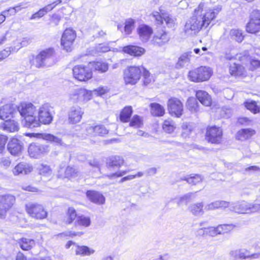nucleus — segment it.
<instances>
[{"label": "nucleus", "instance_id": "53", "mask_svg": "<svg viewBox=\"0 0 260 260\" xmlns=\"http://www.w3.org/2000/svg\"><path fill=\"white\" fill-rule=\"evenodd\" d=\"M135 23V20L133 19H128L125 21L124 26V31L126 34H130L134 27Z\"/></svg>", "mask_w": 260, "mask_h": 260}, {"label": "nucleus", "instance_id": "27", "mask_svg": "<svg viewBox=\"0 0 260 260\" xmlns=\"http://www.w3.org/2000/svg\"><path fill=\"white\" fill-rule=\"evenodd\" d=\"M122 51L124 53L135 56H141L145 52V50L143 48L134 45L124 46L122 49Z\"/></svg>", "mask_w": 260, "mask_h": 260}, {"label": "nucleus", "instance_id": "29", "mask_svg": "<svg viewBox=\"0 0 260 260\" xmlns=\"http://www.w3.org/2000/svg\"><path fill=\"white\" fill-rule=\"evenodd\" d=\"M33 135L38 138H41L45 140L54 143L57 145H63L60 138L50 134L47 133H34Z\"/></svg>", "mask_w": 260, "mask_h": 260}, {"label": "nucleus", "instance_id": "49", "mask_svg": "<svg viewBox=\"0 0 260 260\" xmlns=\"http://www.w3.org/2000/svg\"><path fill=\"white\" fill-rule=\"evenodd\" d=\"M203 203H197L191 206L190 210L193 214L198 215L203 213Z\"/></svg>", "mask_w": 260, "mask_h": 260}, {"label": "nucleus", "instance_id": "25", "mask_svg": "<svg viewBox=\"0 0 260 260\" xmlns=\"http://www.w3.org/2000/svg\"><path fill=\"white\" fill-rule=\"evenodd\" d=\"M196 99L204 106L210 107L212 105V100L211 96L204 90H198L196 91Z\"/></svg>", "mask_w": 260, "mask_h": 260}, {"label": "nucleus", "instance_id": "51", "mask_svg": "<svg viewBox=\"0 0 260 260\" xmlns=\"http://www.w3.org/2000/svg\"><path fill=\"white\" fill-rule=\"evenodd\" d=\"M40 174L44 176H50L52 174V170L50 167L47 165L41 164L39 167Z\"/></svg>", "mask_w": 260, "mask_h": 260}, {"label": "nucleus", "instance_id": "33", "mask_svg": "<svg viewBox=\"0 0 260 260\" xmlns=\"http://www.w3.org/2000/svg\"><path fill=\"white\" fill-rule=\"evenodd\" d=\"M24 120L25 122L24 126L29 128L39 127L40 125V123H41L37 115L27 116Z\"/></svg>", "mask_w": 260, "mask_h": 260}, {"label": "nucleus", "instance_id": "41", "mask_svg": "<svg viewBox=\"0 0 260 260\" xmlns=\"http://www.w3.org/2000/svg\"><path fill=\"white\" fill-rule=\"evenodd\" d=\"M182 180L186 181L188 184L191 185H195L202 182L203 180V177L199 174H192L181 179Z\"/></svg>", "mask_w": 260, "mask_h": 260}, {"label": "nucleus", "instance_id": "2", "mask_svg": "<svg viewBox=\"0 0 260 260\" xmlns=\"http://www.w3.org/2000/svg\"><path fill=\"white\" fill-rule=\"evenodd\" d=\"M204 137L210 144L220 145L223 139V131L221 126L216 125H208L205 128Z\"/></svg>", "mask_w": 260, "mask_h": 260}, {"label": "nucleus", "instance_id": "10", "mask_svg": "<svg viewBox=\"0 0 260 260\" xmlns=\"http://www.w3.org/2000/svg\"><path fill=\"white\" fill-rule=\"evenodd\" d=\"M49 151L48 146L37 143H31L28 148V152L31 157L39 158Z\"/></svg>", "mask_w": 260, "mask_h": 260}, {"label": "nucleus", "instance_id": "6", "mask_svg": "<svg viewBox=\"0 0 260 260\" xmlns=\"http://www.w3.org/2000/svg\"><path fill=\"white\" fill-rule=\"evenodd\" d=\"M144 68L131 66L124 71V80L126 84L135 85L140 80Z\"/></svg>", "mask_w": 260, "mask_h": 260}, {"label": "nucleus", "instance_id": "57", "mask_svg": "<svg viewBox=\"0 0 260 260\" xmlns=\"http://www.w3.org/2000/svg\"><path fill=\"white\" fill-rule=\"evenodd\" d=\"M110 47L105 44H99L96 46L95 51L96 53H105L110 51Z\"/></svg>", "mask_w": 260, "mask_h": 260}, {"label": "nucleus", "instance_id": "26", "mask_svg": "<svg viewBox=\"0 0 260 260\" xmlns=\"http://www.w3.org/2000/svg\"><path fill=\"white\" fill-rule=\"evenodd\" d=\"M88 199L92 203L103 205L105 202V197L100 192L94 190H88L86 192Z\"/></svg>", "mask_w": 260, "mask_h": 260}, {"label": "nucleus", "instance_id": "5", "mask_svg": "<svg viewBox=\"0 0 260 260\" xmlns=\"http://www.w3.org/2000/svg\"><path fill=\"white\" fill-rule=\"evenodd\" d=\"M245 30L248 34H260V10H253L249 14L248 21L245 25Z\"/></svg>", "mask_w": 260, "mask_h": 260}, {"label": "nucleus", "instance_id": "14", "mask_svg": "<svg viewBox=\"0 0 260 260\" xmlns=\"http://www.w3.org/2000/svg\"><path fill=\"white\" fill-rule=\"evenodd\" d=\"M152 16L158 24H163L164 21L168 27L174 26L175 20L174 18L168 13L162 12V10H160V13L156 11L153 12L152 13Z\"/></svg>", "mask_w": 260, "mask_h": 260}, {"label": "nucleus", "instance_id": "62", "mask_svg": "<svg viewBox=\"0 0 260 260\" xmlns=\"http://www.w3.org/2000/svg\"><path fill=\"white\" fill-rule=\"evenodd\" d=\"M259 68H260V60L256 59H252L250 60V70L254 71Z\"/></svg>", "mask_w": 260, "mask_h": 260}, {"label": "nucleus", "instance_id": "43", "mask_svg": "<svg viewBox=\"0 0 260 260\" xmlns=\"http://www.w3.org/2000/svg\"><path fill=\"white\" fill-rule=\"evenodd\" d=\"M185 106L191 112H197L199 109V105L198 102L193 97H190L187 99Z\"/></svg>", "mask_w": 260, "mask_h": 260}, {"label": "nucleus", "instance_id": "42", "mask_svg": "<svg viewBox=\"0 0 260 260\" xmlns=\"http://www.w3.org/2000/svg\"><path fill=\"white\" fill-rule=\"evenodd\" d=\"M90 65L100 73L106 72L108 69V64L106 62L103 61H94L90 62Z\"/></svg>", "mask_w": 260, "mask_h": 260}, {"label": "nucleus", "instance_id": "18", "mask_svg": "<svg viewBox=\"0 0 260 260\" xmlns=\"http://www.w3.org/2000/svg\"><path fill=\"white\" fill-rule=\"evenodd\" d=\"M257 208L255 205L245 201L238 203L234 207L235 212L238 214H248L254 212Z\"/></svg>", "mask_w": 260, "mask_h": 260}, {"label": "nucleus", "instance_id": "28", "mask_svg": "<svg viewBox=\"0 0 260 260\" xmlns=\"http://www.w3.org/2000/svg\"><path fill=\"white\" fill-rule=\"evenodd\" d=\"M2 129L7 132L14 133L18 131L19 126L18 122L14 120H6L2 123Z\"/></svg>", "mask_w": 260, "mask_h": 260}, {"label": "nucleus", "instance_id": "15", "mask_svg": "<svg viewBox=\"0 0 260 260\" xmlns=\"http://www.w3.org/2000/svg\"><path fill=\"white\" fill-rule=\"evenodd\" d=\"M236 225L233 224H222L216 227L208 228V233L211 236L229 233L234 230Z\"/></svg>", "mask_w": 260, "mask_h": 260}, {"label": "nucleus", "instance_id": "48", "mask_svg": "<svg viewBox=\"0 0 260 260\" xmlns=\"http://www.w3.org/2000/svg\"><path fill=\"white\" fill-rule=\"evenodd\" d=\"M252 120L245 116H240L237 118L236 124L239 126H246L251 124Z\"/></svg>", "mask_w": 260, "mask_h": 260}, {"label": "nucleus", "instance_id": "9", "mask_svg": "<svg viewBox=\"0 0 260 260\" xmlns=\"http://www.w3.org/2000/svg\"><path fill=\"white\" fill-rule=\"evenodd\" d=\"M15 201L14 196L10 194L0 196V218L6 217L7 212L12 207Z\"/></svg>", "mask_w": 260, "mask_h": 260}, {"label": "nucleus", "instance_id": "59", "mask_svg": "<svg viewBox=\"0 0 260 260\" xmlns=\"http://www.w3.org/2000/svg\"><path fill=\"white\" fill-rule=\"evenodd\" d=\"M143 77V82L144 84L146 85H148L151 82V78L150 77V74L149 72L146 70L144 68V70L142 71Z\"/></svg>", "mask_w": 260, "mask_h": 260}, {"label": "nucleus", "instance_id": "58", "mask_svg": "<svg viewBox=\"0 0 260 260\" xmlns=\"http://www.w3.org/2000/svg\"><path fill=\"white\" fill-rule=\"evenodd\" d=\"M100 129H102V127H95V125L93 126L90 124L87 125L85 127V130L87 133L92 136H95V131L99 130Z\"/></svg>", "mask_w": 260, "mask_h": 260}, {"label": "nucleus", "instance_id": "63", "mask_svg": "<svg viewBox=\"0 0 260 260\" xmlns=\"http://www.w3.org/2000/svg\"><path fill=\"white\" fill-rule=\"evenodd\" d=\"M109 91V89L107 86H100L94 89L93 92L95 94L99 96H102L106 93Z\"/></svg>", "mask_w": 260, "mask_h": 260}, {"label": "nucleus", "instance_id": "3", "mask_svg": "<svg viewBox=\"0 0 260 260\" xmlns=\"http://www.w3.org/2000/svg\"><path fill=\"white\" fill-rule=\"evenodd\" d=\"M212 75L213 71L210 67L202 66L190 70L188 76L191 81L199 83L209 80Z\"/></svg>", "mask_w": 260, "mask_h": 260}, {"label": "nucleus", "instance_id": "50", "mask_svg": "<svg viewBox=\"0 0 260 260\" xmlns=\"http://www.w3.org/2000/svg\"><path fill=\"white\" fill-rule=\"evenodd\" d=\"M75 223L79 225L88 227L90 225L91 221L89 217L81 215L78 217Z\"/></svg>", "mask_w": 260, "mask_h": 260}, {"label": "nucleus", "instance_id": "22", "mask_svg": "<svg viewBox=\"0 0 260 260\" xmlns=\"http://www.w3.org/2000/svg\"><path fill=\"white\" fill-rule=\"evenodd\" d=\"M8 150L13 155H18L23 148V143L16 138H12L8 144Z\"/></svg>", "mask_w": 260, "mask_h": 260}, {"label": "nucleus", "instance_id": "64", "mask_svg": "<svg viewBox=\"0 0 260 260\" xmlns=\"http://www.w3.org/2000/svg\"><path fill=\"white\" fill-rule=\"evenodd\" d=\"M254 255V254H252L250 255L247 250H245L244 251L243 250H240L237 257L240 259H246L253 256Z\"/></svg>", "mask_w": 260, "mask_h": 260}, {"label": "nucleus", "instance_id": "13", "mask_svg": "<svg viewBox=\"0 0 260 260\" xmlns=\"http://www.w3.org/2000/svg\"><path fill=\"white\" fill-rule=\"evenodd\" d=\"M70 98L74 101L87 102L91 99L92 92L86 89L76 88L71 91Z\"/></svg>", "mask_w": 260, "mask_h": 260}, {"label": "nucleus", "instance_id": "45", "mask_svg": "<svg viewBox=\"0 0 260 260\" xmlns=\"http://www.w3.org/2000/svg\"><path fill=\"white\" fill-rule=\"evenodd\" d=\"M181 128V136L184 137H186L194 130V126L190 123L185 122L182 123Z\"/></svg>", "mask_w": 260, "mask_h": 260}, {"label": "nucleus", "instance_id": "17", "mask_svg": "<svg viewBox=\"0 0 260 260\" xmlns=\"http://www.w3.org/2000/svg\"><path fill=\"white\" fill-rule=\"evenodd\" d=\"M17 109L20 115L24 118V119L27 116L37 115L36 108L31 103H21L17 107Z\"/></svg>", "mask_w": 260, "mask_h": 260}, {"label": "nucleus", "instance_id": "24", "mask_svg": "<svg viewBox=\"0 0 260 260\" xmlns=\"http://www.w3.org/2000/svg\"><path fill=\"white\" fill-rule=\"evenodd\" d=\"M137 32L140 40L143 42H146L150 39L153 30L150 26L146 24H142L138 27Z\"/></svg>", "mask_w": 260, "mask_h": 260}, {"label": "nucleus", "instance_id": "1", "mask_svg": "<svg viewBox=\"0 0 260 260\" xmlns=\"http://www.w3.org/2000/svg\"><path fill=\"white\" fill-rule=\"evenodd\" d=\"M204 4L201 3L194 10L192 16L185 23V27L187 30L198 32L203 28H207L221 11L220 7H217L204 12Z\"/></svg>", "mask_w": 260, "mask_h": 260}, {"label": "nucleus", "instance_id": "38", "mask_svg": "<svg viewBox=\"0 0 260 260\" xmlns=\"http://www.w3.org/2000/svg\"><path fill=\"white\" fill-rule=\"evenodd\" d=\"M18 244L22 250H29L35 245V242L31 239L22 238L19 240Z\"/></svg>", "mask_w": 260, "mask_h": 260}, {"label": "nucleus", "instance_id": "60", "mask_svg": "<svg viewBox=\"0 0 260 260\" xmlns=\"http://www.w3.org/2000/svg\"><path fill=\"white\" fill-rule=\"evenodd\" d=\"M143 175V173L141 172H138L137 174L135 175H128L127 176L124 177L122 178L119 181V183H122L124 181H126L127 180H132L133 179H135L137 177H142Z\"/></svg>", "mask_w": 260, "mask_h": 260}, {"label": "nucleus", "instance_id": "20", "mask_svg": "<svg viewBox=\"0 0 260 260\" xmlns=\"http://www.w3.org/2000/svg\"><path fill=\"white\" fill-rule=\"evenodd\" d=\"M84 113L79 107H72L68 112V120L70 123L75 124L79 122Z\"/></svg>", "mask_w": 260, "mask_h": 260}, {"label": "nucleus", "instance_id": "31", "mask_svg": "<svg viewBox=\"0 0 260 260\" xmlns=\"http://www.w3.org/2000/svg\"><path fill=\"white\" fill-rule=\"evenodd\" d=\"M168 110L172 116L179 117V100L172 98L168 102Z\"/></svg>", "mask_w": 260, "mask_h": 260}, {"label": "nucleus", "instance_id": "54", "mask_svg": "<svg viewBox=\"0 0 260 260\" xmlns=\"http://www.w3.org/2000/svg\"><path fill=\"white\" fill-rule=\"evenodd\" d=\"M142 125V121L140 117L135 115L129 122V126L135 128L140 127Z\"/></svg>", "mask_w": 260, "mask_h": 260}, {"label": "nucleus", "instance_id": "7", "mask_svg": "<svg viewBox=\"0 0 260 260\" xmlns=\"http://www.w3.org/2000/svg\"><path fill=\"white\" fill-rule=\"evenodd\" d=\"M27 213L32 218L43 219L46 218L47 212L44 206L37 203H29L26 205Z\"/></svg>", "mask_w": 260, "mask_h": 260}, {"label": "nucleus", "instance_id": "35", "mask_svg": "<svg viewBox=\"0 0 260 260\" xmlns=\"http://www.w3.org/2000/svg\"><path fill=\"white\" fill-rule=\"evenodd\" d=\"M230 203L228 201L223 200L215 201L207 205V208L208 210H214L216 209H225L229 207Z\"/></svg>", "mask_w": 260, "mask_h": 260}, {"label": "nucleus", "instance_id": "40", "mask_svg": "<svg viewBox=\"0 0 260 260\" xmlns=\"http://www.w3.org/2000/svg\"><path fill=\"white\" fill-rule=\"evenodd\" d=\"M133 113V109L131 106H126L121 111L120 114V119L122 122L129 121Z\"/></svg>", "mask_w": 260, "mask_h": 260}, {"label": "nucleus", "instance_id": "23", "mask_svg": "<svg viewBox=\"0 0 260 260\" xmlns=\"http://www.w3.org/2000/svg\"><path fill=\"white\" fill-rule=\"evenodd\" d=\"M169 40L168 34L164 30H161L155 33L151 43L155 46H161L167 43Z\"/></svg>", "mask_w": 260, "mask_h": 260}, {"label": "nucleus", "instance_id": "21", "mask_svg": "<svg viewBox=\"0 0 260 260\" xmlns=\"http://www.w3.org/2000/svg\"><path fill=\"white\" fill-rule=\"evenodd\" d=\"M245 38L242 30L239 28L231 29L228 35V39L231 43H241Z\"/></svg>", "mask_w": 260, "mask_h": 260}, {"label": "nucleus", "instance_id": "11", "mask_svg": "<svg viewBox=\"0 0 260 260\" xmlns=\"http://www.w3.org/2000/svg\"><path fill=\"white\" fill-rule=\"evenodd\" d=\"M37 115L41 123L49 124L53 120L52 108L48 104H44L40 108Z\"/></svg>", "mask_w": 260, "mask_h": 260}, {"label": "nucleus", "instance_id": "47", "mask_svg": "<svg viewBox=\"0 0 260 260\" xmlns=\"http://www.w3.org/2000/svg\"><path fill=\"white\" fill-rule=\"evenodd\" d=\"M124 162L123 158L120 156H114L112 157L109 162V166L110 167H116L119 168L120 167Z\"/></svg>", "mask_w": 260, "mask_h": 260}, {"label": "nucleus", "instance_id": "55", "mask_svg": "<svg viewBox=\"0 0 260 260\" xmlns=\"http://www.w3.org/2000/svg\"><path fill=\"white\" fill-rule=\"evenodd\" d=\"M67 215L68 219L66 221V223L70 224L77 217V214L75 209L73 207H69L68 208Z\"/></svg>", "mask_w": 260, "mask_h": 260}, {"label": "nucleus", "instance_id": "37", "mask_svg": "<svg viewBox=\"0 0 260 260\" xmlns=\"http://www.w3.org/2000/svg\"><path fill=\"white\" fill-rule=\"evenodd\" d=\"M54 7H52V4H49L47 6L40 9L38 12L33 14L30 17V20H35L39 19L44 16L48 12L51 11Z\"/></svg>", "mask_w": 260, "mask_h": 260}, {"label": "nucleus", "instance_id": "12", "mask_svg": "<svg viewBox=\"0 0 260 260\" xmlns=\"http://www.w3.org/2000/svg\"><path fill=\"white\" fill-rule=\"evenodd\" d=\"M75 38L76 34L74 30L71 28L66 29L64 31L61 39V45L63 49L67 52L71 51Z\"/></svg>", "mask_w": 260, "mask_h": 260}, {"label": "nucleus", "instance_id": "44", "mask_svg": "<svg viewBox=\"0 0 260 260\" xmlns=\"http://www.w3.org/2000/svg\"><path fill=\"white\" fill-rule=\"evenodd\" d=\"M64 177L69 179H75L80 176V173L74 167H68L64 172Z\"/></svg>", "mask_w": 260, "mask_h": 260}, {"label": "nucleus", "instance_id": "32", "mask_svg": "<svg viewBox=\"0 0 260 260\" xmlns=\"http://www.w3.org/2000/svg\"><path fill=\"white\" fill-rule=\"evenodd\" d=\"M75 254L81 256H89L95 252V250L87 246L76 245L75 248Z\"/></svg>", "mask_w": 260, "mask_h": 260}, {"label": "nucleus", "instance_id": "19", "mask_svg": "<svg viewBox=\"0 0 260 260\" xmlns=\"http://www.w3.org/2000/svg\"><path fill=\"white\" fill-rule=\"evenodd\" d=\"M256 131L251 128H243L237 131L235 135V139L241 142L247 141L256 135Z\"/></svg>", "mask_w": 260, "mask_h": 260}, {"label": "nucleus", "instance_id": "16", "mask_svg": "<svg viewBox=\"0 0 260 260\" xmlns=\"http://www.w3.org/2000/svg\"><path fill=\"white\" fill-rule=\"evenodd\" d=\"M230 75L236 79L244 78L247 76V71L245 68L241 64L233 63L229 66Z\"/></svg>", "mask_w": 260, "mask_h": 260}, {"label": "nucleus", "instance_id": "46", "mask_svg": "<svg viewBox=\"0 0 260 260\" xmlns=\"http://www.w3.org/2000/svg\"><path fill=\"white\" fill-rule=\"evenodd\" d=\"M19 45L17 46V48L14 47L13 48L12 47L7 48L4 50L0 52V61L3 60V59L8 57L11 52H17L19 49L21 48L20 44L18 43Z\"/></svg>", "mask_w": 260, "mask_h": 260}, {"label": "nucleus", "instance_id": "39", "mask_svg": "<svg viewBox=\"0 0 260 260\" xmlns=\"http://www.w3.org/2000/svg\"><path fill=\"white\" fill-rule=\"evenodd\" d=\"M151 108V113L154 116L160 117L165 114V109L164 107L158 103H151L150 105Z\"/></svg>", "mask_w": 260, "mask_h": 260}, {"label": "nucleus", "instance_id": "8", "mask_svg": "<svg viewBox=\"0 0 260 260\" xmlns=\"http://www.w3.org/2000/svg\"><path fill=\"white\" fill-rule=\"evenodd\" d=\"M74 77L80 81H86L92 77V72L89 66L77 65L73 69Z\"/></svg>", "mask_w": 260, "mask_h": 260}, {"label": "nucleus", "instance_id": "34", "mask_svg": "<svg viewBox=\"0 0 260 260\" xmlns=\"http://www.w3.org/2000/svg\"><path fill=\"white\" fill-rule=\"evenodd\" d=\"M14 109L11 104L5 105L0 108V119L5 120L12 116Z\"/></svg>", "mask_w": 260, "mask_h": 260}, {"label": "nucleus", "instance_id": "61", "mask_svg": "<svg viewBox=\"0 0 260 260\" xmlns=\"http://www.w3.org/2000/svg\"><path fill=\"white\" fill-rule=\"evenodd\" d=\"M95 127H102V129H100L99 130L95 131V136H104L105 135L108 133V130L106 128V127L102 124L95 125Z\"/></svg>", "mask_w": 260, "mask_h": 260}, {"label": "nucleus", "instance_id": "52", "mask_svg": "<svg viewBox=\"0 0 260 260\" xmlns=\"http://www.w3.org/2000/svg\"><path fill=\"white\" fill-rule=\"evenodd\" d=\"M162 128L165 132L168 133H172L175 128L174 123L172 120H166L164 122Z\"/></svg>", "mask_w": 260, "mask_h": 260}, {"label": "nucleus", "instance_id": "56", "mask_svg": "<svg viewBox=\"0 0 260 260\" xmlns=\"http://www.w3.org/2000/svg\"><path fill=\"white\" fill-rule=\"evenodd\" d=\"M83 234V232H72V231H67L65 232H63L62 233H60L58 234V236L60 237H74L75 236H81Z\"/></svg>", "mask_w": 260, "mask_h": 260}, {"label": "nucleus", "instance_id": "36", "mask_svg": "<svg viewBox=\"0 0 260 260\" xmlns=\"http://www.w3.org/2000/svg\"><path fill=\"white\" fill-rule=\"evenodd\" d=\"M243 105L247 110L253 114L260 112V107L255 101H246L244 102Z\"/></svg>", "mask_w": 260, "mask_h": 260}, {"label": "nucleus", "instance_id": "4", "mask_svg": "<svg viewBox=\"0 0 260 260\" xmlns=\"http://www.w3.org/2000/svg\"><path fill=\"white\" fill-rule=\"evenodd\" d=\"M55 51L53 48H49L41 51L32 61V65L37 68L50 66L53 64Z\"/></svg>", "mask_w": 260, "mask_h": 260}, {"label": "nucleus", "instance_id": "30", "mask_svg": "<svg viewBox=\"0 0 260 260\" xmlns=\"http://www.w3.org/2000/svg\"><path fill=\"white\" fill-rule=\"evenodd\" d=\"M32 167L25 162L18 164L13 170V174L15 176L19 174H26L31 172Z\"/></svg>", "mask_w": 260, "mask_h": 260}]
</instances>
